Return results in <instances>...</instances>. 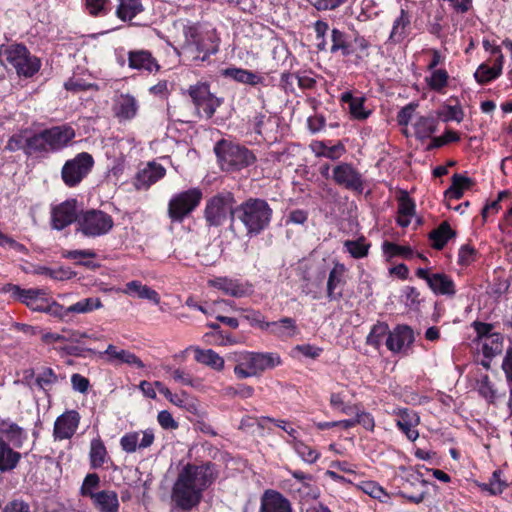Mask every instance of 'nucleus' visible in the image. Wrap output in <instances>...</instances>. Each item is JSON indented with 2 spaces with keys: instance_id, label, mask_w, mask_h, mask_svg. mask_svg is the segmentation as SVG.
<instances>
[{
  "instance_id": "nucleus-62",
  "label": "nucleus",
  "mask_w": 512,
  "mask_h": 512,
  "mask_svg": "<svg viewBox=\"0 0 512 512\" xmlns=\"http://www.w3.org/2000/svg\"><path fill=\"white\" fill-rule=\"evenodd\" d=\"M171 377L174 381L186 386L197 387L199 385L198 380H195L188 372L181 369L172 370Z\"/></svg>"
},
{
  "instance_id": "nucleus-10",
  "label": "nucleus",
  "mask_w": 512,
  "mask_h": 512,
  "mask_svg": "<svg viewBox=\"0 0 512 512\" xmlns=\"http://www.w3.org/2000/svg\"><path fill=\"white\" fill-rule=\"evenodd\" d=\"M93 165L94 159L91 154L87 152L77 154L63 165L61 170L63 182L68 187H75L88 175Z\"/></svg>"
},
{
  "instance_id": "nucleus-36",
  "label": "nucleus",
  "mask_w": 512,
  "mask_h": 512,
  "mask_svg": "<svg viewBox=\"0 0 512 512\" xmlns=\"http://www.w3.org/2000/svg\"><path fill=\"white\" fill-rule=\"evenodd\" d=\"M144 10L140 0H119L116 16L122 21H131Z\"/></svg>"
},
{
  "instance_id": "nucleus-19",
  "label": "nucleus",
  "mask_w": 512,
  "mask_h": 512,
  "mask_svg": "<svg viewBox=\"0 0 512 512\" xmlns=\"http://www.w3.org/2000/svg\"><path fill=\"white\" fill-rule=\"evenodd\" d=\"M128 65L132 69L148 73L157 72L160 69L157 60L146 50L130 51L128 54Z\"/></svg>"
},
{
  "instance_id": "nucleus-34",
  "label": "nucleus",
  "mask_w": 512,
  "mask_h": 512,
  "mask_svg": "<svg viewBox=\"0 0 512 512\" xmlns=\"http://www.w3.org/2000/svg\"><path fill=\"white\" fill-rule=\"evenodd\" d=\"M195 360L217 371L224 369V359L212 349L196 348Z\"/></svg>"
},
{
  "instance_id": "nucleus-27",
  "label": "nucleus",
  "mask_w": 512,
  "mask_h": 512,
  "mask_svg": "<svg viewBox=\"0 0 512 512\" xmlns=\"http://www.w3.org/2000/svg\"><path fill=\"white\" fill-rule=\"evenodd\" d=\"M93 507L98 512H118L120 503L118 494L113 490H101L91 499Z\"/></svg>"
},
{
  "instance_id": "nucleus-4",
  "label": "nucleus",
  "mask_w": 512,
  "mask_h": 512,
  "mask_svg": "<svg viewBox=\"0 0 512 512\" xmlns=\"http://www.w3.org/2000/svg\"><path fill=\"white\" fill-rule=\"evenodd\" d=\"M234 359V374L238 379L260 376L266 370L281 364L280 356L271 352L242 351L235 353Z\"/></svg>"
},
{
  "instance_id": "nucleus-42",
  "label": "nucleus",
  "mask_w": 512,
  "mask_h": 512,
  "mask_svg": "<svg viewBox=\"0 0 512 512\" xmlns=\"http://www.w3.org/2000/svg\"><path fill=\"white\" fill-rule=\"evenodd\" d=\"M26 153H48L50 152L44 130L30 137H26Z\"/></svg>"
},
{
  "instance_id": "nucleus-18",
  "label": "nucleus",
  "mask_w": 512,
  "mask_h": 512,
  "mask_svg": "<svg viewBox=\"0 0 512 512\" xmlns=\"http://www.w3.org/2000/svg\"><path fill=\"white\" fill-rule=\"evenodd\" d=\"M44 133L50 152L63 149L75 137V131L69 125H60L44 129Z\"/></svg>"
},
{
  "instance_id": "nucleus-59",
  "label": "nucleus",
  "mask_w": 512,
  "mask_h": 512,
  "mask_svg": "<svg viewBox=\"0 0 512 512\" xmlns=\"http://www.w3.org/2000/svg\"><path fill=\"white\" fill-rule=\"evenodd\" d=\"M2 512H36L33 511L29 502L22 498H15L7 502Z\"/></svg>"
},
{
  "instance_id": "nucleus-6",
  "label": "nucleus",
  "mask_w": 512,
  "mask_h": 512,
  "mask_svg": "<svg viewBox=\"0 0 512 512\" xmlns=\"http://www.w3.org/2000/svg\"><path fill=\"white\" fill-rule=\"evenodd\" d=\"M0 60L13 67L19 76L31 77L40 69V61L22 44L8 45L0 50Z\"/></svg>"
},
{
  "instance_id": "nucleus-45",
  "label": "nucleus",
  "mask_w": 512,
  "mask_h": 512,
  "mask_svg": "<svg viewBox=\"0 0 512 512\" xmlns=\"http://www.w3.org/2000/svg\"><path fill=\"white\" fill-rule=\"evenodd\" d=\"M85 9L90 16L103 17L112 9L111 0H84Z\"/></svg>"
},
{
  "instance_id": "nucleus-56",
  "label": "nucleus",
  "mask_w": 512,
  "mask_h": 512,
  "mask_svg": "<svg viewBox=\"0 0 512 512\" xmlns=\"http://www.w3.org/2000/svg\"><path fill=\"white\" fill-rule=\"evenodd\" d=\"M415 213V204L408 196L407 192L403 191L398 199V214L412 217Z\"/></svg>"
},
{
  "instance_id": "nucleus-24",
  "label": "nucleus",
  "mask_w": 512,
  "mask_h": 512,
  "mask_svg": "<svg viewBox=\"0 0 512 512\" xmlns=\"http://www.w3.org/2000/svg\"><path fill=\"white\" fill-rule=\"evenodd\" d=\"M138 101L130 94H121L115 101L113 111L120 120H131L138 112Z\"/></svg>"
},
{
  "instance_id": "nucleus-38",
  "label": "nucleus",
  "mask_w": 512,
  "mask_h": 512,
  "mask_svg": "<svg viewBox=\"0 0 512 512\" xmlns=\"http://www.w3.org/2000/svg\"><path fill=\"white\" fill-rule=\"evenodd\" d=\"M414 134L419 139H428L436 131L437 120L432 116H421L413 124Z\"/></svg>"
},
{
  "instance_id": "nucleus-30",
  "label": "nucleus",
  "mask_w": 512,
  "mask_h": 512,
  "mask_svg": "<svg viewBox=\"0 0 512 512\" xmlns=\"http://www.w3.org/2000/svg\"><path fill=\"white\" fill-rule=\"evenodd\" d=\"M345 267L343 264H336L330 271L327 281V297L330 301L339 300L342 297V291H336L337 288L344 285Z\"/></svg>"
},
{
  "instance_id": "nucleus-61",
  "label": "nucleus",
  "mask_w": 512,
  "mask_h": 512,
  "mask_svg": "<svg viewBox=\"0 0 512 512\" xmlns=\"http://www.w3.org/2000/svg\"><path fill=\"white\" fill-rule=\"evenodd\" d=\"M475 258L476 250L472 246L468 244L461 246L458 253V263L460 265L468 266L475 261Z\"/></svg>"
},
{
  "instance_id": "nucleus-53",
  "label": "nucleus",
  "mask_w": 512,
  "mask_h": 512,
  "mask_svg": "<svg viewBox=\"0 0 512 512\" xmlns=\"http://www.w3.org/2000/svg\"><path fill=\"white\" fill-rule=\"evenodd\" d=\"M224 394L228 397L238 396L242 399L251 398L254 394V388L245 384H238L236 386H228L224 389Z\"/></svg>"
},
{
  "instance_id": "nucleus-14",
  "label": "nucleus",
  "mask_w": 512,
  "mask_h": 512,
  "mask_svg": "<svg viewBox=\"0 0 512 512\" xmlns=\"http://www.w3.org/2000/svg\"><path fill=\"white\" fill-rule=\"evenodd\" d=\"M78 216L77 200H66L52 207L51 226L55 230H62L75 221L78 223Z\"/></svg>"
},
{
  "instance_id": "nucleus-28",
  "label": "nucleus",
  "mask_w": 512,
  "mask_h": 512,
  "mask_svg": "<svg viewBox=\"0 0 512 512\" xmlns=\"http://www.w3.org/2000/svg\"><path fill=\"white\" fill-rule=\"evenodd\" d=\"M265 326L267 327L266 331L281 339L292 338L299 333L295 320L290 317L268 322Z\"/></svg>"
},
{
  "instance_id": "nucleus-47",
  "label": "nucleus",
  "mask_w": 512,
  "mask_h": 512,
  "mask_svg": "<svg viewBox=\"0 0 512 512\" xmlns=\"http://www.w3.org/2000/svg\"><path fill=\"white\" fill-rule=\"evenodd\" d=\"M64 377L57 375L52 368L45 367L38 374L36 384L44 391L50 389L54 384L63 380Z\"/></svg>"
},
{
  "instance_id": "nucleus-60",
  "label": "nucleus",
  "mask_w": 512,
  "mask_h": 512,
  "mask_svg": "<svg viewBox=\"0 0 512 512\" xmlns=\"http://www.w3.org/2000/svg\"><path fill=\"white\" fill-rule=\"evenodd\" d=\"M319 146L321 147V151L317 152V155L332 160L338 159L345 152L344 146L340 143L331 147H327L323 143H319Z\"/></svg>"
},
{
  "instance_id": "nucleus-31",
  "label": "nucleus",
  "mask_w": 512,
  "mask_h": 512,
  "mask_svg": "<svg viewBox=\"0 0 512 512\" xmlns=\"http://www.w3.org/2000/svg\"><path fill=\"white\" fill-rule=\"evenodd\" d=\"M21 454L15 451L12 446L7 445V442L0 438V472H9L14 470L19 461Z\"/></svg>"
},
{
  "instance_id": "nucleus-3",
  "label": "nucleus",
  "mask_w": 512,
  "mask_h": 512,
  "mask_svg": "<svg viewBox=\"0 0 512 512\" xmlns=\"http://www.w3.org/2000/svg\"><path fill=\"white\" fill-rule=\"evenodd\" d=\"M269 204L260 198H250L234 209V218L246 228L247 234L258 235L265 230L272 218Z\"/></svg>"
},
{
  "instance_id": "nucleus-33",
  "label": "nucleus",
  "mask_w": 512,
  "mask_h": 512,
  "mask_svg": "<svg viewBox=\"0 0 512 512\" xmlns=\"http://www.w3.org/2000/svg\"><path fill=\"white\" fill-rule=\"evenodd\" d=\"M455 235L456 233L451 228L450 224L447 221H443L437 228L429 233V239L434 249L441 250Z\"/></svg>"
},
{
  "instance_id": "nucleus-8",
  "label": "nucleus",
  "mask_w": 512,
  "mask_h": 512,
  "mask_svg": "<svg viewBox=\"0 0 512 512\" xmlns=\"http://www.w3.org/2000/svg\"><path fill=\"white\" fill-rule=\"evenodd\" d=\"M202 192L191 188L172 196L168 203V215L173 222H182L200 204Z\"/></svg>"
},
{
  "instance_id": "nucleus-7",
  "label": "nucleus",
  "mask_w": 512,
  "mask_h": 512,
  "mask_svg": "<svg viewBox=\"0 0 512 512\" xmlns=\"http://www.w3.org/2000/svg\"><path fill=\"white\" fill-rule=\"evenodd\" d=\"M112 217L97 209L81 211L78 216L77 230L87 237H99L113 228Z\"/></svg>"
},
{
  "instance_id": "nucleus-51",
  "label": "nucleus",
  "mask_w": 512,
  "mask_h": 512,
  "mask_svg": "<svg viewBox=\"0 0 512 512\" xmlns=\"http://www.w3.org/2000/svg\"><path fill=\"white\" fill-rule=\"evenodd\" d=\"M501 75L493 66H489L486 63H482L476 72L474 77L479 84H486Z\"/></svg>"
},
{
  "instance_id": "nucleus-58",
  "label": "nucleus",
  "mask_w": 512,
  "mask_h": 512,
  "mask_svg": "<svg viewBox=\"0 0 512 512\" xmlns=\"http://www.w3.org/2000/svg\"><path fill=\"white\" fill-rule=\"evenodd\" d=\"M36 274L46 275L52 279L62 280L64 278H70L71 275H74L72 271L69 269L60 268L58 270H52L48 267L40 266L35 270Z\"/></svg>"
},
{
  "instance_id": "nucleus-5",
  "label": "nucleus",
  "mask_w": 512,
  "mask_h": 512,
  "mask_svg": "<svg viewBox=\"0 0 512 512\" xmlns=\"http://www.w3.org/2000/svg\"><path fill=\"white\" fill-rule=\"evenodd\" d=\"M214 152L221 168L225 171L241 170L252 165L256 160L255 155L248 148L224 139L215 144Z\"/></svg>"
},
{
  "instance_id": "nucleus-26",
  "label": "nucleus",
  "mask_w": 512,
  "mask_h": 512,
  "mask_svg": "<svg viewBox=\"0 0 512 512\" xmlns=\"http://www.w3.org/2000/svg\"><path fill=\"white\" fill-rule=\"evenodd\" d=\"M106 356V359L110 363L114 364H129L136 366L137 368H144V363L134 353H131L124 349H118L116 346L110 344L107 349L101 353Z\"/></svg>"
},
{
  "instance_id": "nucleus-63",
  "label": "nucleus",
  "mask_w": 512,
  "mask_h": 512,
  "mask_svg": "<svg viewBox=\"0 0 512 512\" xmlns=\"http://www.w3.org/2000/svg\"><path fill=\"white\" fill-rule=\"evenodd\" d=\"M404 293L405 305L411 310H416L421 302L419 291L415 287H406Z\"/></svg>"
},
{
  "instance_id": "nucleus-54",
  "label": "nucleus",
  "mask_w": 512,
  "mask_h": 512,
  "mask_svg": "<svg viewBox=\"0 0 512 512\" xmlns=\"http://www.w3.org/2000/svg\"><path fill=\"white\" fill-rule=\"evenodd\" d=\"M312 482H313V479L312 480H306L305 482L301 481L299 483H294L293 484V486L295 487L294 491L298 492L300 497H302V498H312V499H315L318 496V490L313 485Z\"/></svg>"
},
{
  "instance_id": "nucleus-11",
  "label": "nucleus",
  "mask_w": 512,
  "mask_h": 512,
  "mask_svg": "<svg viewBox=\"0 0 512 512\" xmlns=\"http://www.w3.org/2000/svg\"><path fill=\"white\" fill-rule=\"evenodd\" d=\"M189 95L197 110L202 111L206 119L212 118L222 103L221 99L210 93L209 86L205 83L190 86Z\"/></svg>"
},
{
  "instance_id": "nucleus-64",
  "label": "nucleus",
  "mask_w": 512,
  "mask_h": 512,
  "mask_svg": "<svg viewBox=\"0 0 512 512\" xmlns=\"http://www.w3.org/2000/svg\"><path fill=\"white\" fill-rule=\"evenodd\" d=\"M502 370L505 374L506 380L512 384V347L506 350V354L502 361Z\"/></svg>"
},
{
  "instance_id": "nucleus-32",
  "label": "nucleus",
  "mask_w": 512,
  "mask_h": 512,
  "mask_svg": "<svg viewBox=\"0 0 512 512\" xmlns=\"http://www.w3.org/2000/svg\"><path fill=\"white\" fill-rule=\"evenodd\" d=\"M410 23V15L404 9H401L399 16H397L393 21L389 40L393 43H400L403 41L408 35Z\"/></svg>"
},
{
  "instance_id": "nucleus-52",
  "label": "nucleus",
  "mask_w": 512,
  "mask_h": 512,
  "mask_svg": "<svg viewBox=\"0 0 512 512\" xmlns=\"http://www.w3.org/2000/svg\"><path fill=\"white\" fill-rule=\"evenodd\" d=\"M384 253L390 257L402 256L409 259L413 256V251L409 246H401L392 242H384L383 244Z\"/></svg>"
},
{
  "instance_id": "nucleus-40",
  "label": "nucleus",
  "mask_w": 512,
  "mask_h": 512,
  "mask_svg": "<svg viewBox=\"0 0 512 512\" xmlns=\"http://www.w3.org/2000/svg\"><path fill=\"white\" fill-rule=\"evenodd\" d=\"M225 74L244 84L257 85L263 82V77L245 69L229 68L225 71Z\"/></svg>"
},
{
  "instance_id": "nucleus-39",
  "label": "nucleus",
  "mask_w": 512,
  "mask_h": 512,
  "mask_svg": "<svg viewBox=\"0 0 512 512\" xmlns=\"http://www.w3.org/2000/svg\"><path fill=\"white\" fill-rule=\"evenodd\" d=\"M504 337L501 333L496 332L482 341V352L485 358L492 359L503 351Z\"/></svg>"
},
{
  "instance_id": "nucleus-21",
  "label": "nucleus",
  "mask_w": 512,
  "mask_h": 512,
  "mask_svg": "<svg viewBox=\"0 0 512 512\" xmlns=\"http://www.w3.org/2000/svg\"><path fill=\"white\" fill-rule=\"evenodd\" d=\"M420 418L416 412L410 409H400L397 414L396 425L411 441L419 437L415 427L419 424Z\"/></svg>"
},
{
  "instance_id": "nucleus-17",
  "label": "nucleus",
  "mask_w": 512,
  "mask_h": 512,
  "mask_svg": "<svg viewBox=\"0 0 512 512\" xmlns=\"http://www.w3.org/2000/svg\"><path fill=\"white\" fill-rule=\"evenodd\" d=\"M258 512H293L292 504L282 493L267 489L260 498Z\"/></svg>"
},
{
  "instance_id": "nucleus-44",
  "label": "nucleus",
  "mask_w": 512,
  "mask_h": 512,
  "mask_svg": "<svg viewBox=\"0 0 512 512\" xmlns=\"http://www.w3.org/2000/svg\"><path fill=\"white\" fill-rule=\"evenodd\" d=\"M107 451L100 439H93L90 444V464L94 469L100 468L106 461Z\"/></svg>"
},
{
  "instance_id": "nucleus-43",
  "label": "nucleus",
  "mask_w": 512,
  "mask_h": 512,
  "mask_svg": "<svg viewBox=\"0 0 512 512\" xmlns=\"http://www.w3.org/2000/svg\"><path fill=\"white\" fill-rule=\"evenodd\" d=\"M288 443L291 444L298 456L306 463L313 464L320 456L318 451L306 445L303 441L298 440L297 437H294V440L288 441Z\"/></svg>"
},
{
  "instance_id": "nucleus-35",
  "label": "nucleus",
  "mask_w": 512,
  "mask_h": 512,
  "mask_svg": "<svg viewBox=\"0 0 512 512\" xmlns=\"http://www.w3.org/2000/svg\"><path fill=\"white\" fill-rule=\"evenodd\" d=\"M46 293L42 289H26L23 294L22 302L33 311L42 312L48 300L45 298Z\"/></svg>"
},
{
  "instance_id": "nucleus-23",
  "label": "nucleus",
  "mask_w": 512,
  "mask_h": 512,
  "mask_svg": "<svg viewBox=\"0 0 512 512\" xmlns=\"http://www.w3.org/2000/svg\"><path fill=\"white\" fill-rule=\"evenodd\" d=\"M165 175V169L158 164L149 163L148 166L140 170L136 177L134 186L136 189H147L152 184L160 180Z\"/></svg>"
},
{
  "instance_id": "nucleus-50",
  "label": "nucleus",
  "mask_w": 512,
  "mask_h": 512,
  "mask_svg": "<svg viewBox=\"0 0 512 512\" xmlns=\"http://www.w3.org/2000/svg\"><path fill=\"white\" fill-rule=\"evenodd\" d=\"M360 488L365 494L381 502H386L389 499V495L384 488L374 481H364Z\"/></svg>"
},
{
  "instance_id": "nucleus-55",
  "label": "nucleus",
  "mask_w": 512,
  "mask_h": 512,
  "mask_svg": "<svg viewBox=\"0 0 512 512\" xmlns=\"http://www.w3.org/2000/svg\"><path fill=\"white\" fill-rule=\"evenodd\" d=\"M448 73L444 69L433 70L428 84L431 89L439 91L447 85Z\"/></svg>"
},
{
  "instance_id": "nucleus-48",
  "label": "nucleus",
  "mask_w": 512,
  "mask_h": 512,
  "mask_svg": "<svg viewBox=\"0 0 512 512\" xmlns=\"http://www.w3.org/2000/svg\"><path fill=\"white\" fill-rule=\"evenodd\" d=\"M388 334V325L385 323H377L372 327L369 335L367 336L366 342L367 344L378 348L381 345L383 339L387 338Z\"/></svg>"
},
{
  "instance_id": "nucleus-9",
  "label": "nucleus",
  "mask_w": 512,
  "mask_h": 512,
  "mask_svg": "<svg viewBox=\"0 0 512 512\" xmlns=\"http://www.w3.org/2000/svg\"><path fill=\"white\" fill-rule=\"evenodd\" d=\"M234 197L231 193H220L210 198L205 207L204 217L209 226L223 225L229 216L234 217Z\"/></svg>"
},
{
  "instance_id": "nucleus-29",
  "label": "nucleus",
  "mask_w": 512,
  "mask_h": 512,
  "mask_svg": "<svg viewBox=\"0 0 512 512\" xmlns=\"http://www.w3.org/2000/svg\"><path fill=\"white\" fill-rule=\"evenodd\" d=\"M123 293L139 299H147L155 304L160 302V296L157 291L137 280L126 283Z\"/></svg>"
},
{
  "instance_id": "nucleus-49",
  "label": "nucleus",
  "mask_w": 512,
  "mask_h": 512,
  "mask_svg": "<svg viewBox=\"0 0 512 512\" xmlns=\"http://www.w3.org/2000/svg\"><path fill=\"white\" fill-rule=\"evenodd\" d=\"M369 244H367L364 238L357 240H346L344 247L346 251L356 259L363 258L368 254Z\"/></svg>"
},
{
  "instance_id": "nucleus-12",
  "label": "nucleus",
  "mask_w": 512,
  "mask_h": 512,
  "mask_svg": "<svg viewBox=\"0 0 512 512\" xmlns=\"http://www.w3.org/2000/svg\"><path fill=\"white\" fill-rule=\"evenodd\" d=\"M416 276L425 280L429 288L437 295L451 297L456 294L454 281L444 273H431L429 269L418 268Z\"/></svg>"
},
{
  "instance_id": "nucleus-22",
  "label": "nucleus",
  "mask_w": 512,
  "mask_h": 512,
  "mask_svg": "<svg viewBox=\"0 0 512 512\" xmlns=\"http://www.w3.org/2000/svg\"><path fill=\"white\" fill-rule=\"evenodd\" d=\"M0 438L7 442V445L14 448H22L27 440L26 431L18 424L10 421H3L0 426Z\"/></svg>"
},
{
  "instance_id": "nucleus-15",
  "label": "nucleus",
  "mask_w": 512,
  "mask_h": 512,
  "mask_svg": "<svg viewBox=\"0 0 512 512\" xmlns=\"http://www.w3.org/2000/svg\"><path fill=\"white\" fill-rule=\"evenodd\" d=\"M80 419V414L76 410H68L61 414L54 423V438L66 440L73 437L78 429Z\"/></svg>"
},
{
  "instance_id": "nucleus-16",
  "label": "nucleus",
  "mask_w": 512,
  "mask_h": 512,
  "mask_svg": "<svg viewBox=\"0 0 512 512\" xmlns=\"http://www.w3.org/2000/svg\"><path fill=\"white\" fill-rule=\"evenodd\" d=\"M414 342V332L407 325H398L386 338L387 348L394 353L405 352Z\"/></svg>"
},
{
  "instance_id": "nucleus-46",
  "label": "nucleus",
  "mask_w": 512,
  "mask_h": 512,
  "mask_svg": "<svg viewBox=\"0 0 512 512\" xmlns=\"http://www.w3.org/2000/svg\"><path fill=\"white\" fill-rule=\"evenodd\" d=\"M100 486V477L96 473H89L84 478L82 485L80 487V494L83 497H88L90 499L94 498L96 494L99 492Z\"/></svg>"
},
{
  "instance_id": "nucleus-1",
  "label": "nucleus",
  "mask_w": 512,
  "mask_h": 512,
  "mask_svg": "<svg viewBox=\"0 0 512 512\" xmlns=\"http://www.w3.org/2000/svg\"><path fill=\"white\" fill-rule=\"evenodd\" d=\"M213 480L211 465L188 463L177 474L171 490V501L177 508L190 511L200 504L204 491Z\"/></svg>"
},
{
  "instance_id": "nucleus-25",
  "label": "nucleus",
  "mask_w": 512,
  "mask_h": 512,
  "mask_svg": "<svg viewBox=\"0 0 512 512\" xmlns=\"http://www.w3.org/2000/svg\"><path fill=\"white\" fill-rule=\"evenodd\" d=\"M155 436L153 430H143V436L139 444H136V433L129 432L124 434L120 439V446L126 453H134L137 449H146L154 442Z\"/></svg>"
},
{
  "instance_id": "nucleus-37",
  "label": "nucleus",
  "mask_w": 512,
  "mask_h": 512,
  "mask_svg": "<svg viewBox=\"0 0 512 512\" xmlns=\"http://www.w3.org/2000/svg\"><path fill=\"white\" fill-rule=\"evenodd\" d=\"M331 42L332 45L330 47L331 53L341 52V55L344 57L350 56L354 53V49L351 46L350 41L348 40L347 35L340 31L339 29L333 28L331 31Z\"/></svg>"
},
{
  "instance_id": "nucleus-13",
  "label": "nucleus",
  "mask_w": 512,
  "mask_h": 512,
  "mask_svg": "<svg viewBox=\"0 0 512 512\" xmlns=\"http://www.w3.org/2000/svg\"><path fill=\"white\" fill-rule=\"evenodd\" d=\"M333 180L336 184L358 193L364 189L361 173L351 164L342 162L333 169Z\"/></svg>"
},
{
  "instance_id": "nucleus-57",
  "label": "nucleus",
  "mask_w": 512,
  "mask_h": 512,
  "mask_svg": "<svg viewBox=\"0 0 512 512\" xmlns=\"http://www.w3.org/2000/svg\"><path fill=\"white\" fill-rule=\"evenodd\" d=\"M364 101L363 97H357L349 106V111L354 119L365 120L369 117L371 112L364 108Z\"/></svg>"
},
{
  "instance_id": "nucleus-20",
  "label": "nucleus",
  "mask_w": 512,
  "mask_h": 512,
  "mask_svg": "<svg viewBox=\"0 0 512 512\" xmlns=\"http://www.w3.org/2000/svg\"><path fill=\"white\" fill-rule=\"evenodd\" d=\"M210 287L221 290L224 294L241 298L247 294L248 287L237 279H231L228 277H215L208 280Z\"/></svg>"
},
{
  "instance_id": "nucleus-2",
  "label": "nucleus",
  "mask_w": 512,
  "mask_h": 512,
  "mask_svg": "<svg viewBox=\"0 0 512 512\" xmlns=\"http://www.w3.org/2000/svg\"><path fill=\"white\" fill-rule=\"evenodd\" d=\"M183 39L178 41L181 54L195 61H205L218 51L215 33L203 30L197 24L182 25Z\"/></svg>"
},
{
  "instance_id": "nucleus-41",
  "label": "nucleus",
  "mask_w": 512,
  "mask_h": 512,
  "mask_svg": "<svg viewBox=\"0 0 512 512\" xmlns=\"http://www.w3.org/2000/svg\"><path fill=\"white\" fill-rule=\"evenodd\" d=\"M102 301L98 297H88L67 307L66 312L86 314L102 308Z\"/></svg>"
}]
</instances>
